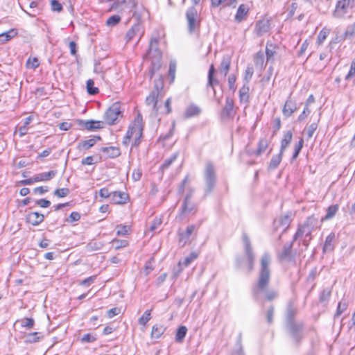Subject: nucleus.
I'll use <instances>...</instances> for the list:
<instances>
[{"label":"nucleus","instance_id":"obj_1","mask_svg":"<svg viewBox=\"0 0 355 355\" xmlns=\"http://www.w3.org/2000/svg\"><path fill=\"white\" fill-rule=\"evenodd\" d=\"M271 256L266 252L263 254L260 261V268L257 284L253 287L252 295L257 300H261L266 298L268 300H272L277 294L273 290H268V286L270 281V268Z\"/></svg>","mask_w":355,"mask_h":355},{"label":"nucleus","instance_id":"obj_2","mask_svg":"<svg viewBox=\"0 0 355 355\" xmlns=\"http://www.w3.org/2000/svg\"><path fill=\"white\" fill-rule=\"evenodd\" d=\"M318 220L314 217H309L306 220L299 226L296 233L293 236V241L300 237H304V245L307 247L309 241L311 239V233L317 227Z\"/></svg>","mask_w":355,"mask_h":355},{"label":"nucleus","instance_id":"obj_3","mask_svg":"<svg viewBox=\"0 0 355 355\" xmlns=\"http://www.w3.org/2000/svg\"><path fill=\"white\" fill-rule=\"evenodd\" d=\"M143 126L141 121L139 119L134 121L130 125L128 130L123 137V144L128 146L132 141L133 146L139 145L140 138L142 136Z\"/></svg>","mask_w":355,"mask_h":355},{"label":"nucleus","instance_id":"obj_4","mask_svg":"<svg viewBox=\"0 0 355 355\" xmlns=\"http://www.w3.org/2000/svg\"><path fill=\"white\" fill-rule=\"evenodd\" d=\"M143 126L141 121L139 119L134 121L130 125L128 130L123 137V144L128 146L132 141L133 146L139 145L140 138L142 136Z\"/></svg>","mask_w":355,"mask_h":355},{"label":"nucleus","instance_id":"obj_5","mask_svg":"<svg viewBox=\"0 0 355 355\" xmlns=\"http://www.w3.org/2000/svg\"><path fill=\"white\" fill-rule=\"evenodd\" d=\"M158 43V40L155 38L151 39L150 42V46L149 50L146 55V58L147 59H149L151 60V68L150 70V77L153 76V74L159 70V69L161 67V58H162V54L161 52L159 51H157V49H155V51H153V49L154 46L156 47L157 44Z\"/></svg>","mask_w":355,"mask_h":355},{"label":"nucleus","instance_id":"obj_6","mask_svg":"<svg viewBox=\"0 0 355 355\" xmlns=\"http://www.w3.org/2000/svg\"><path fill=\"white\" fill-rule=\"evenodd\" d=\"M155 89L152 91L148 96L146 97V103L149 106L155 114L159 112V106L158 105L159 99L161 98L160 91L163 87L162 80L159 79L155 85Z\"/></svg>","mask_w":355,"mask_h":355},{"label":"nucleus","instance_id":"obj_7","mask_svg":"<svg viewBox=\"0 0 355 355\" xmlns=\"http://www.w3.org/2000/svg\"><path fill=\"white\" fill-rule=\"evenodd\" d=\"M204 176L206 182V191L210 192L214 188L216 180L214 166L211 163L208 162L206 164Z\"/></svg>","mask_w":355,"mask_h":355},{"label":"nucleus","instance_id":"obj_8","mask_svg":"<svg viewBox=\"0 0 355 355\" xmlns=\"http://www.w3.org/2000/svg\"><path fill=\"white\" fill-rule=\"evenodd\" d=\"M121 105L119 103H113L105 113L104 119L107 123L112 125L121 114Z\"/></svg>","mask_w":355,"mask_h":355},{"label":"nucleus","instance_id":"obj_9","mask_svg":"<svg viewBox=\"0 0 355 355\" xmlns=\"http://www.w3.org/2000/svg\"><path fill=\"white\" fill-rule=\"evenodd\" d=\"M187 19L188 22V29L191 33L196 31L199 27V19L198 12L196 8H189L187 11Z\"/></svg>","mask_w":355,"mask_h":355},{"label":"nucleus","instance_id":"obj_10","mask_svg":"<svg viewBox=\"0 0 355 355\" xmlns=\"http://www.w3.org/2000/svg\"><path fill=\"white\" fill-rule=\"evenodd\" d=\"M144 34V27L141 23L135 24L127 32L125 35L126 42H128L137 37L139 40Z\"/></svg>","mask_w":355,"mask_h":355},{"label":"nucleus","instance_id":"obj_11","mask_svg":"<svg viewBox=\"0 0 355 355\" xmlns=\"http://www.w3.org/2000/svg\"><path fill=\"white\" fill-rule=\"evenodd\" d=\"M137 5V0H116L112 4L111 9L113 10H128L130 12L135 9Z\"/></svg>","mask_w":355,"mask_h":355},{"label":"nucleus","instance_id":"obj_12","mask_svg":"<svg viewBox=\"0 0 355 355\" xmlns=\"http://www.w3.org/2000/svg\"><path fill=\"white\" fill-rule=\"evenodd\" d=\"M244 249L245 252V254L249 263V270H252L253 268V263L254 259V255L253 253V250L251 246L250 241L249 237L246 234H243L242 236Z\"/></svg>","mask_w":355,"mask_h":355},{"label":"nucleus","instance_id":"obj_13","mask_svg":"<svg viewBox=\"0 0 355 355\" xmlns=\"http://www.w3.org/2000/svg\"><path fill=\"white\" fill-rule=\"evenodd\" d=\"M270 30V23L268 19H263L257 22L254 32L257 36L267 33Z\"/></svg>","mask_w":355,"mask_h":355},{"label":"nucleus","instance_id":"obj_14","mask_svg":"<svg viewBox=\"0 0 355 355\" xmlns=\"http://www.w3.org/2000/svg\"><path fill=\"white\" fill-rule=\"evenodd\" d=\"M196 211V205L191 201L189 196H187L181 208L180 216L184 214H194Z\"/></svg>","mask_w":355,"mask_h":355},{"label":"nucleus","instance_id":"obj_15","mask_svg":"<svg viewBox=\"0 0 355 355\" xmlns=\"http://www.w3.org/2000/svg\"><path fill=\"white\" fill-rule=\"evenodd\" d=\"M349 7H352L349 0H339L336 6L334 15L338 17L343 16L346 12V9Z\"/></svg>","mask_w":355,"mask_h":355},{"label":"nucleus","instance_id":"obj_16","mask_svg":"<svg viewBox=\"0 0 355 355\" xmlns=\"http://www.w3.org/2000/svg\"><path fill=\"white\" fill-rule=\"evenodd\" d=\"M202 112L201 108L196 104H190L188 105L184 112V118L189 119L198 116Z\"/></svg>","mask_w":355,"mask_h":355},{"label":"nucleus","instance_id":"obj_17","mask_svg":"<svg viewBox=\"0 0 355 355\" xmlns=\"http://www.w3.org/2000/svg\"><path fill=\"white\" fill-rule=\"evenodd\" d=\"M270 141L271 138H268L267 137L260 139L258 142L257 149L254 152L255 155L259 156L263 153L268 148Z\"/></svg>","mask_w":355,"mask_h":355},{"label":"nucleus","instance_id":"obj_18","mask_svg":"<svg viewBox=\"0 0 355 355\" xmlns=\"http://www.w3.org/2000/svg\"><path fill=\"white\" fill-rule=\"evenodd\" d=\"M128 199V196L125 192L114 191L111 195V200L114 204H124Z\"/></svg>","mask_w":355,"mask_h":355},{"label":"nucleus","instance_id":"obj_19","mask_svg":"<svg viewBox=\"0 0 355 355\" xmlns=\"http://www.w3.org/2000/svg\"><path fill=\"white\" fill-rule=\"evenodd\" d=\"M44 215L38 212H31L26 216L27 222L33 225L40 224L44 220Z\"/></svg>","mask_w":355,"mask_h":355},{"label":"nucleus","instance_id":"obj_20","mask_svg":"<svg viewBox=\"0 0 355 355\" xmlns=\"http://www.w3.org/2000/svg\"><path fill=\"white\" fill-rule=\"evenodd\" d=\"M101 138L99 137H94L89 139L84 140L78 143L77 148L79 150H88L91 147L94 146L97 141H99Z\"/></svg>","mask_w":355,"mask_h":355},{"label":"nucleus","instance_id":"obj_21","mask_svg":"<svg viewBox=\"0 0 355 355\" xmlns=\"http://www.w3.org/2000/svg\"><path fill=\"white\" fill-rule=\"evenodd\" d=\"M293 243H286L282 250L277 254V257L280 260H291V248Z\"/></svg>","mask_w":355,"mask_h":355},{"label":"nucleus","instance_id":"obj_22","mask_svg":"<svg viewBox=\"0 0 355 355\" xmlns=\"http://www.w3.org/2000/svg\"><path fill=\"white\" fill-rule=\"evenodd\" d=\"M234 114V102L230 98H227L225 105L223 110L222 115L223 117H230Z\"/></svg>","mask_w":355,"mask_h":355},{"label":"nucleus","instance_id":"obj_23","mask_svg":"<svg viewBox=\"0 0 355 355\" xmlns=\"http://www.w3.org/2000/svg\"><path fill=\"white\" fill-rule=\"evenodd\" d=\"M296 110V104L291 99H288L284 104L282 112L286 117H289Z\"/></svg>","mask_w":355,"mask_h":355},{"label":"nucleus","instance_id":"obj_24","mask_svg":"<svg viewBox=\"0 0 355 355\" xmlns=\"http://www.w3.org/2000/svg\"><path fill=\"white\" fill-rule=\"evenodd\" d=\"M231 64V58L230 55H226L223 56L220 65V73L224 76H226L230 69Z\"/></svg>","mask_w":355,"mask_h":355},{"label":"nucleus","instance_id":"obj_25","mask_svg":"<svg viewBox=\"0 0 355 355\" xmlns=\"http://www.w3.org/2000/svg\"><path fill=\"white\" fill-rule=\"evenodd\" d=\"M249 7L245 4H241L235 15V20L238 22L243 21L247 16Z\"/></svg>","mask_w":355,"mask_h":355},{"label":"nucleus","instance_id":"obj_26","mask_svg":"<svg viewBox=\"0 0 355 355\" xmlns=\"http://www.w3.org/2000/svg\"><path fill=\"white\" fill-rule=\"evenodd\" d=\"M56 174V171H50L49 172H44L38 173L35 175V182H45L53 179Z\"/></svg>","mask_w":355,"mask_h":355},{"label":"nucleus","instance_id":"obj_27","mask_svg":"<svg viewBox=\"0 0 355 355\" xmlns=\"http://www.w3.org/2000/svg\"><path fill=\"white\" fill-rule=\"evenodd\" d=\"M249 86L247 84H244L243 87L239 89V101L241 103L248 105L249 102Z\"/></svg>","mask_w":355,"mask_h":355},{"label":"nucleus","instance_id":"obj_28","mask_svg":"<svg viewBox=\"0 0 355 355\" xmlns=\"http://www.w3.org/2000/svg\"><path fill=\"white\" fill-rule=\"evenodd\" d=\"M293 134L291 130L286 131L281 141L280 150L281 153H284L286 148L291 144L292 140Z\"/></svg>","mask_w":355,"mask_h":355},{"label":"nucleus","instance_id":"obj_29","mask_svg":"<svg viewBox=\"0 0 355 355\" xmlns=\"http://www.w3.org/2000/svg\"><path fill=\"white\" fill-rule=\"evenodd\" d=\"M196 229L195 225H189L187 227L185 232H180L179 237L180 241L184 243H186L190 236L192 234L193 231Z\"/></svg>","mask_w":355,"mask_h":355},{"label":"nucleus","instance_id":"obj_30","mask_svg":"<svg viewBox=\"0 0 355 355\" xmlns=\"http://www.w3.org/2000/svg\"><path fill=\"white\" fill-rule=\"evenodd\" d=\"M335 239V234L331 232L330 233L325 239V242L323 246V252H330L334 250V241Z\"/></svg>","mask_w":355,"mask_h":355},{"label":"nucleus","instance_id":"obj_31","mask_svg":"<svg viewBox=\"0 0 355 355\" xmlns=\"http://www.w3.org/2000/svg\"><path fill=\"white\" fill-rule=\"evenodd\" d=\"M101 150L107 153V156L111 158L116 157L121 154L119 148L114 146L103 147Z\"/></svg>","mask_w":355,"mask_h":355},{"label":"nucleus","instance_id":"obj_32","mask_svg":"<svg viewBox=\"0 0 355 355\" xmlns=\"http://www.w3.org/2000/svg\"><path fill=\"white\" fill-rule=\"evenodd\" d=\"M17 31L15 29H10V31L3 33L0 34V43L3 44L12 38H13L15 35H17Z\"/></svg>","mask_w":355,"mask_h":355},{"label":"nucleus","instance_id":"obj_33","mask_svg":"<svg viewBox=\"0 0 355 355\" xmlns=\"http://www.w3.org/2000/svg\"><path fill=\"white\" fill-rule=\"evenodd\" d=\"M283 153H279L278 155L272 156L269 163L268 168L269 169H275L279 165L282 159Z\"/></svg>","mask_w":355,"mask_h":355},{"label":"nucleus","instance_id":"obj_34","mask_svg":"<svg viewBox=\"0 0 355 355\" xmlns=\"http://www.w3.org/2000/svg\"><path fill=\"white\" fill-rule=\"evenodd\" d=\"M254 64L257 67L263 69L266 66L264 55L262 51H259L254 56Z\"/></svg>","mask_w":355,"mask_h":355},{"label":"nucleus","instance_id":"obj_35","mask_svg":"<svg viewBox=\"0 0 355 355\" xmlns=\"http://www.w3.org/2000/svg\"><path fill=\"white\" fill-rule=\"evenodd\" d=\"M187 332V329L185 326H181L180 327L178 330L175 335V340L177 342H182Z\"/></svg>","mask_w":355,"mask_h":355},{"label":"nucleus","instance_id":"obj_36","mask_svg":"<svg viewBox=\"0 0 355 355\" xmlns=\"http://www.w3.org/2000/svg\"><path fill=\"white\" fill-rule=\"evenodd\" d=\"M338 210V205H334L329 206L327 209V214L324 216L325 220H329L333 218Z\"/></svg>","mask_w":355,"mask_h":355},{"label":"nucleus","instance_id":"obj_37","mask_svg":"<svg viewBox=\"0 0 355 355\" xmlns=\"http://www.w3.org/2000/svg\"><path fill=\"white\" fill-rule=\"evenodd\" d=\"M275 46L272 44L268 42L266 46V53L267 60H270L272 59L275 53Z\"/></svg>","mask_w":355,"mask_h":355},{"label":"nucleus","instance_id":"obj_38","mask_svg":"<svg viewBox=\"0 0 355 355\" xmlns=\"http://www.w3.org/2000/svg\"><path fill=\"white\" fill-rule=\"evenodd\" d=\"M85 128L87 130H92L95 129H98L101 128V122L100 121H85L84 123Z\"/></svg>","mask_w":355,"mask_h":355},{"label":"nucleus","instance_id":"obj_39","mask_svg":"<svg viewBox=\"0 0 355 355\" xmlns=\"http://www.w3.org/2000/svg\"><path fill=\"white\" fill-rule=\"evenodd\" d=\"M164 331V328L162 326L155 325L153 327L151 336L153 338H159Z\"/></svg>","mask_w":355,"mask_h":355},{"label":"nucleus","instance_id":"obj_40","mask_svg":"<svg viewBox=\"0 0 355 355\" xmlns=\"http://www.w3.org/2000/svg\"><path fill=\"white\" fill-rule=\"evenodd\" d=\"M330 33V30L326 27L323 28L318 35V43L321 44Z\"/></svg>","mask_w":355,"mask_h":355},{"label":"nucleus","instance_id":"obj_41","mask_svg":"<svg viewBox=\"0 0 355 355\" xmlns=\"http://www.w3.org/2000/svg\"><path fill=\"white\" fill-rule=\"evenodd\" d=\"M198 257V254L197 252H191L189 256L184 258L182 264L187 267L190 265V263L193 261L195 259H196Z\"/></svg>","mask_w":355,"mask_h":355},{"label":"nucleus","instance_id":"obj_42","mask_svg":"<svg viewBox=\"0 0 355 355\" xmlns=\"http://www.w3.org/2000/svg\"><path fill=\"white\" fill-rule=\"evenodd\" d=\"M94 83L93 80L89 79L87 81V89L89 94L94 95L98 92V89L94 87Z\"/></svg>","mask_w":355,"mask_h":355},{"label":"nucleus","instance_id":"obj_43","mask_svg":"<svg viewBox=\"0 0 355 355\" xmlns=\"http://www.w3.org/2000/svg\"><path fill=\"white\" fill-rule=\"evenodd\" d=\"M303 144H304V140L302 138H301L299 140V141L297 142V144H296L295 146L294 152H293V154L292 156L293 160L295 159L297 157L302 148L303 147Z\"/></svg>","mask_w":355,"mask_h":355},{"label":"nucleus","instance_id":"obj_44","mask_svg":"<svg viewBox=\"0 0 355 355\" xmlns=\"http://www.w3.org/2000/svg\"><path fill=\"white\" fill-rule=\"evenodd\" d=\"M214 67L213 64L210 66L209 73H208V83L207 85L211 87H214V84L217 83V80H214L213 78L214 73Z\"/></svg>","mask_w":355,"mask_h":355},{"label":"nucleus","instance_id":"obj_45","mask_svg":"<svg viewBox=\"0 0 355 355\" xmlns=\"http://www.w3.org/2000/svg\"><path fill=\"white\" fill-rule=\"evenodd\" d=\"M150 310H146L141 317L139 319V323L145 326L146 323L150 320Z\"/></svg>","mask_w":355,"mask_h":355},{"label":"nucleus","instance_id":"obj_46","mask_svg":"<svg viewBox=\"0 0 355 355\" xmlns=\"http://www.w3.org/2000/svg\"><path fill=\"white\" fill-rule=\"evenodd\" d=\"M116 234L119 236H125L128 234L130 230V227L128 225H117L116 226Z\"/></svg>","mask_w":355,"mask_h":355},{"label":"nucleus","instance_id":"obj_47","mask_svg":"<svg viewBox=\"0 0 355 355\" xmlns=\"http://www.w3.org/2000/svg\"><path fill=\"white\" fill-rule=\"evenodd\" d=\"M121 21V17L119 15H112L106 21V25L108 26H114L119 24Z\"/></svg>","mask_w":355,"mask_h":355},{"label":"nucleus","instance_id":"obj_48","mask_svg":"<svg viewBox=\"0 0 355 355\" xmlns=\"http://www.w3.org/2000/svg\"><path fill=\"white\" fill-rule=\"evenodd\" d=\"M39 333L34 332L27 334L25 336V342L26 343H35L40 340V337L38 336Z\"/></svg>","mask_w":355,"mask_h":355},{"label":"nucleus","instance_id":"obj_49","mask_svg":"<svg viewBox=\"0 0 355 355\" xmlns=\"http://www.w3.org/2000/svg\"><path fill=\"white\" fill-rule=\"evenodd\" d=\"M345 35L348 38L355 37V22L347 28Z\"/></svg>","mask_w":355,"mask_h":355},{"label":"nucleus","instance_id":"obj_50","mask_svg":"<svg viewBox=\"0 0 355 355\" xmlns=\"http://www.w3.org/2000/svg\"><path fill=\"white\" fill-rule=\"evenodd\" d=\"M69 193V189L68 188L58 189L54 191V195L58 198H63L67 196Z\"/></svg>","mask_w":355,"mask_h":355},{"label":"nucleus","instance_id":"obj_51","mask_svg":"<svg viewBox=\"0 0 355 355\" xmlns=\"http://www.w3.org/2000/svg\"><path fill=\"white\" fill-rule=\"evenodd\" d=\"M253 73H254L253 67L250 65H248L246 67V69L245 71V76H244L245 80H246L248 83L250 81V80L252 78Z\"/></svg>","mask_w":355,"mask_h":355},{"label":"nucleus","instance_id":"obj_52","mask_svg":"<svg viewBox=\"0 0 355 355\" xmlns=\"http://www.w3.org/2000/svg\"><path fill=\"white\" fill-rule=\"evenodd\" d=\"M347 308V304L345 302H340L338 304L336 316H339L343 313Z\"/></svg>","mask_w":355,"mask_h":355},{"label":"nucleus","instance_id":"obj_53","mask_svg":"<svg viewBox=\"0 0 355 355\" xmlns=\"http://www.w3.org/2000/svg\"><path fill=\"white\" fill-rule=\"evenodd\" d=\"M40 64L39 60L36 58H29L27 60L26 65L28 68L35 69Z\"/></svg>","mask_w":355,"mask_h":355},{"label":"nucleus","instance_id":"obj_54","mask_svg":"<svg viewBox=\"0 0 355 355\" xmlns=\"http://www.w3.org/2000/svg\"><path fill=\"white\" fill-rule=\"evenodd\" d=\"M112 243L116 244L115 248L119 249L121 248L126 247L128 245V242L125 240H118V239H113Z\"/></svg>","mask_w":355,"mask_h":355},{"label":"nucleus","instance_id":"obj_55","mask_svg":"<svg viewBox=\"0 0 355 355\" xmlns=\"http://www.w3.org/2000/svg\"><path fill=\"white\" fill-rule=\"evenodd\" d=\"M162 224V220L159 218H155L150 226V230L155 232Z\"/></svg>","mask_w":355,"mask_h":355},{"label":"nucleus","instance_id":"obj_56","mask_svg":"<svg viewBox=\"0 0 355 355\" xmlns=\"http://www.w3.org/2000/svg\"><path fill=\"white\" fill-rule=\"evenodd\" d=\"M34 320L33 318H25L21 322V326L23 327H26L31 329L34 325Z\"/></svg>","mask_w":355,"mask_h":355},{"label":"nucleus","instance_id":"obj_57","mask_svg":"<svg viewBox=\"0 0 355 355\" xmlns=\"http://www.w3.org/2000/svg\"><path fill=\"white\" fill-rule=\"evenodd\" d=\"M235 83L236 76L234 75H230L228 78V85L230 89L232 90L233 92H234L236 89Z\"/></svg>","mask_w":355,"mask_h":355},{"label":"nucleus","instance_id":"obj_58","mask_svg":"<svg viewBox=\"0 0 355 355\" xmlns=\"http://www.w3.org/2000/svg\"><path fill=\"white\" fill-rule=\"evenodd\" d=\"M355 74V61H352L350 66V69L345 76V80H348L351 79Z\"/></svg>","mask_w":355,"mask_h":355},{"label":"nucleus","instance_id":"obj_59","mask_svg":"<svg viewBox=\"0 0 355 355\" xmlns=\"http://www.w3.org/2000/svg\"><path fill=\"white\" fill-rule=\"evenodd\" d=\"M177 158V155H173L169 159L164 161L163 163L162 168H167Z\"/></svg>","mask_w":355,"mask_h":355},{"label":"nucleus","instance_id":"obj_60","mask_svg":"<svg viewBox=\"0 0 355 355\" xmlns=\"http://www.w3.org/2000/svg\"><path fill=\"white\" fill-rule=\"evenodd\" d=\"M80 219V214L78 212L73 211L71 212L69 218L67 220V221L72 223L75 221H78Z\"/></svg>","mask_w":355,"mask_h":355},{"label":"nucleus","instance_id":"obj_61","mask_svg":"<svg viewBox=\"0 0 355 355\" xmlns=\"http://www.w3.org/2000/svg\"><path fill=\"white\" fill-rule=\"evenodd\" d=\"M51 9L53 11L60 12L62 10V6L57 0H52L51 1Z\"/></svg>","mask_w":355,"mask_h":355},{"label":"nucleus","instance_id":"obj_62","mask_svg":"<svg viewBox=\"0 0 355 355\" xmlns=\"http://www.w3.org/2000/svg\"><path fill=\"white\" fill-rule=\"evenodd\" d=\"M175 69H176L175 63L173 62H171L169 64L168 73H169V76L171 77L172 80H173V79L175 78Z\"/></svg>","mask_w":355,"mask_h":355},{"label":"nucleus","instance_id":"obj_63","mask_svg":"<svg viewBox=\"0 0 355 355\" xmlns=\"http://www.w3.org/2000/svg\"><path fill=\"white\" fill-rule=\"evenodd\" d=\"M278 222L279 223L280 225H282L283 226L285 227V228H286L288 226L289 223H290V219H289L288 216L286 215V216L281 217L279 219Z\"/></svg>","mask_w":355,"mask_h":355},{"label":"nucleus","instance_id":"obj_64","mask_svg":"<svg viewBox=\"0 0 355 355\" xmlns=\"http://www.w3.org/2000/svg\"><path fill=\"white\" fill-rule=\"evenodd\" d=\"M99 195L101 198H107L109 197H111L112 193L109 192L108 189L102 188L99 191Z\"/></svg>","mask_w":355,"mask_h":355}]
</instances>
